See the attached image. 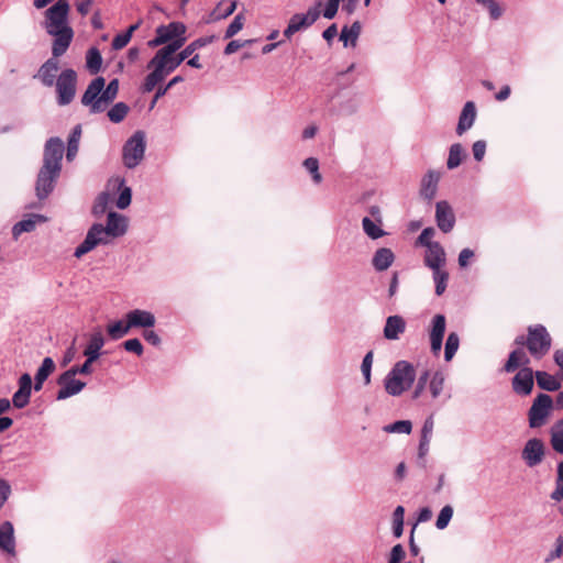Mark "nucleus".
<instances>
[{
	"instance_id": "nucleus-1",
	"label": "nucleus",
	"mask_w": 563,
	"mask_h": 563,
	"mask_svg": "<svg viewBox=\"0 0 563 563\" xmlns=\"http://www.w3.org/2000/svg\"><path fill=\"white\" fill-rule=\"evenodd\" d=\"M69 9L68 0H57L44 13L42 25L54 37L52 54L55 57L66 53L74 37V31L68 24Z\"/></svg>"
},
{
	"instance_id": "nucleus-2",
	"label": "nucleus",
	"mask_w": 563,
	"mask_h": 563,
	"mask_svg": "<svg viewBox=\"0 0 563 563\" xmlns=\"http://www.w3.org/2000/svg\"><path fill=\"white\" fill-rule=\"evenodd\" d=\"M186 35L177 37L175 40L165 42L152 59L147 63V68L152 69L145 77L142 90L143 92H151L155 87L164 80V70L168 66L169 60L174 58L176 52L184 46L186 43Z\"/></svg>"
},
{
	"instance_id": "nucleus-3",
	"label": "nucleus",
	"mask_w": 563,
	"mask_h": 563,
	"mask_svg": "<svg viewBox=\"0 0 563 563\" xmlns=\"http://www.w3.org/2000/svg\"><path fill=\"white\" fill-rule=\"evenodd\" d=\"M119 79H111L106 86V79L101 76L96 77L90 81L84 95L81 96V103L89 107V112L92 114L101 113L106 110L118 96Z\"/></svg>"
},
{
	"instance_id": "nucleus-4",
	"label": "nucleus",
	"mask_w": 563,
	"mask_h": 563,
	"mask_svg": "<svg viewBox=\"0 0 563 563\" xmlns=\"http://www.w3.org/2000/svg\"><path fill=\"white\" fill-rule=\"evenodd\" d=\"M416 377V368L410 362L397 361L384 379L385 390L393 397L401 396L412 387Z\"/></svg>"
},
{
	"instance_id": "nucleus-5",
	"label": "nucleus",
	"mask_w": 563,
	"mask_h": 563,
	"mask_svg": "<svg viewBox=\"0 0 563 563\" xmlns=\"http://www.w3.org/2000/svg\"><path fill=\"white\" fill-rule=\"evenodd\" d=\"M146 135L142 130L135 131L123 144L122 162L128 169H134L144 158Z\"/></svg>"
},
{
	"instance_id": "nucleus-6",
	"label": "nucleus",
	"mask_w": 563,
	"mask_h": 563,
	"mask_svg": "<svg viewBox=\"0 0 563 563\" xmlns=\"http://www.w3.org/2000/svg\"><path fill=\"white\" fill-rule=\"evenodd\" d=\"M554 410L553 398L545 393H539L528 409V422L531 429L543 427Z\"/></svg>"
},
{
	"instance_id": "nucleus-7",
	"label": "nucleus",
	"mask_w": 563,
	"mask_h": 563,
	"mask_svg": "<svg viewBox=\"0 0 563 563\" xmlns=\"http://www.w3.org/2000/svg\"><path fill=\"white\" fill-rule=\"evenodd\" d=\"M527 334V349L532 357L540 360L549 353L552 338L543 324L529 325Z\"/></svg>"
},
{
	"instance_id": "nucleus-8",
	"label": "nucleus",
	"mask_w": 563,
	"mask_h": 563,
	"mask_svg": "<svg viewBox=\"0 0 563 563\" xmlns=\"http://www.w3.org/2000/svg\"><path fill=\"white\" fill-rule=\"evenodd\" d=\"M62 167L42 164L35 181V195L38 200L46 199L54 191Z\"/></svg>"
},
{
	"instance_id": "nucleus-9",
	"label": "nucleus",
	"mask_w": 563,
	"mask_h": 563,
	"mask_svg": "<svg viewBox=\"0 0 563 563\" xmlns=\"http://www.w3.org/2000/svg\"><path fill=\"white\" fill-rule=\"evenodd\" d=\"M76 85L77 73L71 68L62 70L55 82L57 93L56 100L58 106H67L74 100L76 95Z\"/></svg>"
},
{
	"instance_id": "nucleus-10",
	"label": "nucleus",
	"mask_w": 563,
	"mask_h": 563,
	"mask_svg": "<svg viewBox=\"0 0 563 563\" xmlns=\"http://www.w3.org/2000/svg\"><path fill=\"white\" fill-rule=\"evenodd\" d=\"M216 38V35H208L198 37L191 43H189L184 49L176 54L172 60H169L168 66L165 68L163 73L164 79L175 69H177L184 60H188L196 51L213 43Z\"/></svg>"
},
{
	"instance_id": "nucleus-11",
	"label": "nucleus",
	"mask_w": 563,
	"mask_h": 563,
	"mask_svg": "<svg viewBox=\"0 0 563 563\" xmlns=\"http://www.w3.org/2000/svg\"><path fill=\"white\" fill-rule=\"evenodd\" d=\"M103 224L101 223H93L84 241L75 249L74 256L77 258L82 257L85 254L92 251L97 245L99 244H108L110 241L109 239L104 238L102 234Z\"/></svg>"
},
{
	"instance_id": "nucleus-12",
	"label": "nucleus",
	"mask_w": 563,
	"mask_h": 563,
	"mask_svg": "<svg viewBox=\"0 0 563 563\" xmlns=\"http://www.w3.org/2000/svg\"><path fill=\"white\" fill-rule=\"evenodd\" d=\"M536 372L528 366H522L512 377L511 387L515 394L526 397L529 396L534 386Z\"/></svg>"
},
{
	"instance_id": "nucleus-13",
	"label": "nucleus",
	"mask_w": 563,
	"mask_h": 563,
	"mask_svg": "<svg viewBox=\"0 0 563 563\" xmlns=\"http://www.w3.org/2000/svg\"><path fill=\"white\" fill-rule=\"evenodd\" d=\"M106 340L100 328L96 329L89 336L88 344L84 350L86 357L84 365L88 366V369H92V364L99 360L102 355L101 349L103 347Z\"/></svg>"
},
{
	"instance_id": "nucleus-14",
	"label": "nucleus",
	"mask_w": 563,
	"mask_h": 563,
	"mask_svg": "<svg viewBox=\"0 0 563 563\" xmlns=\"http://www.w3.org/2000/svg\"><path fill=\"white\" fill-rule=\"evenodd\" d=\"M545 446L541 439H529L521 452V457L529 467L539 465L544 457Z\"/></svg>"
},
{
	"instance_id": "nucleus-15",
	"label": "nucleus",
	"mask_w": 563,
	"mask_h": 563,
	"mask_svg": "<svg viewBox=\"0 0 563 563\" xmlns=\"http://www.w3.org/2000/svg\"><path fill=\"white\" fill-rule=\"evenodd\" d=\"M19 388L13 394L11 405L16 409H23L30 404L33 389V380L29 373H23L18 379Z\"/></svg>"
},
{
	"instance_id": "nucleus-16",
	"label": "nucleus",
	"mask_w": 563,
	"mask_h": 563,
	"mask_svg": "<svg viewBox=\"0 0 563 563\" xmlns=\"http://www.w3.org/2000/svg\"><path fill=\"white\" fill-rule=\"evenodd\" d=\"M64 143L58 136L49 137L44 145L43 165L62 167Z\"/></svg>"
},
{
	"instance_id": "nucleus-17",
	"label": "nucleus",
	"mask_w": 563,
	"mask_h": 563,
	"mask_svg": "<svg viewBox=\"0 0 563 563\" xmlns=\"http://www.w3.org/2000/svg\"><path fill=\"white\" fill-rule=\"evenodd\" d=\"M435 222L443 233L453 230L456 219L451 205L446 200H440L435 203Z\"/></svg>"
},
{
	"instance_id": "nucleus-18",
	"label": "nucleus",
	"mask_w": 563,
	"mask_h": 563,
	"mask_svg": "<svg viewBox=\"0 0 563 563\" xmlns=\"http://www.w3.org/2000/svg\"><path fill=\"white\" fill-rule=\"evenodd\" d=\"M322 5V1L318 0L316 4L308 9L307 13H295L289 19V24L296 32L302 31L311 26L320 16L321 12L319 8Z\"/></svg>"
},
{
	"instance_id": "nucleus-19",
	"label": "nucleus",
	"mask_w": 563,
	"mask_h": 563,
	"mask_svg": "<svg viewBox=\"0 0 563 563\" xmlns=\"http://www.w3.org/2000/svg\"><path fill=\"white\" fill-rule=\"evenodd\" d=\"M0 552L10 558L16 556L14 527L8 520L0 523Z\"/></svg>"
},
{
	"instance_id": "nucleus-20",
	"label": "nucleus",
	"mask_w": 563,
	"mask_h": 563,
	"mask_svg": "<svg viewBox=\"0 0 563 563\" xmlns=\"http://www.w3.org/2000/svg\"><path fill=\"white\" fill-rule=\"evenodd\" d=\"M128 229L126 218L115 211H110L107 216V225H103L102 234L104 238H120L125 234Z\"/></svg>"
},
{
	"instance_id": "nucleus-21",
	"label": "nucleus",
	"mask_w": 563,
	"mask_h": 563,
	"mask_svg": "<svg viewBox=\"0 0 563 563\" xmlns=\"http://www.w3.org/2000/svg\"><path fill=\"white\" fill-rule=\"evenodd\" d=\"M59 389L56 394L57 400H64L79 394L85 387L86 383L70 377L58 376L56 380Z\"/></svg>"
},
{
	"instance_id": "nucleus-22",
	"label": "nucleus",
	"mask_w": 563,
	"mask_h": 563,
	"mask_svg": "<svg viewBox=\"0 0 563 563\" xmlns=\"http://www.w3.org/2000/svg\"><path fill=\"white\" fill-rule=\"evenodd\" d=\"M125 320L129 321L131 329L142 328L150 329L156 323V318L153 312L143 309H133L125 313Z\"/></svg>"
},
{
	"instance_id": "nucleus-23",
	"label": "nucleus",
	"mask_w": 563,
	"mask_h": 563,
	"mask_svg": "<svg viewBox=\"0 0 563 563\" xmlns=\"http://www.w3.org/2000/svg\"><path fill=\"white\" fill-rule=\"evenodd\" d=\"M58 69V57L52 54V57L41 65L34 78H38L44 86L52 87L56 82V73Z\"/></svg>"
},
{
	"instance_id": "nucleus-24",
	"label": "nucleus",
	"mask_w": 563,
	"mask_h": 563,
	"mask_svg": "<svg viewBox=\"0 0 563 563\" xmlns=\"http://www.w3.org/2000/svg\"><path fill=\"white\" fill-rule=\"evenodd\" d=\"M47 221V217L41 213H31L27 214L25 219L16 222L12 227V238L13 240H18L22 233H30L36 229L37 223H45Z\"/></svg>"
},
{
	"instance_id": "nucleus-25",
	"label": "nucleus",
	"mask_w": 563,
	"mask_h": 563,
	"mask_svg": "<svg viewBox=\"0 0 563 563\" xmlns=\"http://www.w3.org/2000/svg\"><path fill=\"white\" fill-rule=\"evenodd\" d=\"M406 320L399 314L387 317L383 334L386 340L396 341L406 331Z\"/></svg>"
},
{
	"instance_id": "nucleus-26",
	"label": "nucleus",
	"mask_w": 563,
	"mask_h": 563,
	"mask_svg": "<svg viewBox=\"0 0 563 563\" xmlns=\"http://www.w3.org/2000/svg\"><path fill=\"white\" fill-rule=\"evenodd\" d=\"M445 251L439 242H434L430 247L427 249L424 254V265L430 269H440L445 264Z\"/></svg>"
},
{
	"instance_id": "nucleus-27",
	"label": "nucleus",
	"mask_w": 563,
	"mask_h": 563,
	"mask_svg": "<svg viewBox=\"0 0 563 563\" xmlns=\"http://www.w3.org/2000/svg\"><path fill=\"white\" fill-rule=\"evenodd\" d=\"M476 119V106L473 101H467L460 114L457 126H456V133L459 135H462L465 133L468 129H471L475 122Z\"/></svg>"
},
{
	"instance_id": "nucleus-28",
	"label": "nucleus",
	"mask_w": 563,
	"mask_h": 563,
	"mask_svg": "<svg viewBox=\"0 0 563 563\" xmlns=\"http://www.w3.org/2000/svg\"><path fill=\"white\" fill-rule=\"evenodd\" d=\"M186 25L179 21H173L168 24H162L156 27L155 33H158L162 40L165 42L175 40L177 37L186 35Z\"/></svg>"
},
{
	"instance_id": "nucleus-29",
	"label": "nucleus",
	"mask_w": 563,
	"mask_h": 563,
	"mask_svg": "<svg viewBox=\"0 0 563 563\" xmlns=\"http://www.w3.org/2000/svg\"><path fill=\"white\" fill-rule=\"evenodd\" d=\"M55 368L56 365L52 357L46 356L43 358L34 376L33 389L35 391H40L43 388L45 380L54 373Z\"/></svg>"
},
{
	"instance_id": "nucleus-30",
	"label": "nucleus",
	"mask_w": 563,
	"mask_h": 563,
	"mask_svg": "<svg viewBox=\"0 0 563 563\" xmlns=\"http://www.w3.org/2000/svg\"><path fill=\"white\" fill-rule=\"evenodd\" d=\"M394 261V252L388 247H380L374 253L372 265L377 272H384L391 266Z\"/></svg>"
},
{
	"instance_id": "nucleus-31",
	"label": "nucleus",
	"mask_w": 563,
	"mask_h": 563,
	"mask_svg": "<svg viewBox=\"0 0 563 563\" xmlns=\"http://www.w3.org/2000/svg\"><path fill=\"white\" fill-rule=\"evenodd\" d=\"M438 183L439 174L429 170L421 180L420 195L429 201L432 200L437 194Z\"/></svg>"
},
{
	"instance_id": "nucleus-32",
	"label": "nucleus",
	"mask_w": 563,
	"mask_h": 563,
	"mask_svg": "<svg viewBox=\"0 0 563 563\" xmlns=\"http://www.w3.org/2000/svg\"><path fill=\"white\" fill-rule=\"evenodd\" d=\"M362 32V24L360 21H354L351 26L344 25L340 33V41L343 42L344 47L349 45L355 46Z\"/></svg>"
},
{
	"instance_id": "nucleus-33",
	"label": "nucleus",
	"mask_w": 563,
	"mask_h": 563,
	"mask_svg": "<svg viewBox=\"0 0 563 563\" xmlns=\"http://www.w3.org/2000/svg\"><path fill=\"white\" fill-rule=\"evenodd\" d=\"M536 380L538 387L545 391H558L561 388V382L545 371H536Z\"/></svg>"
},
{
	"instance_id": "nucleus-34",
	"label": "nucleus",
	"mask_w": 563,
	"mask_h": 563,
	"mask_svg": "<svg viewBox=\"0 0 563 563\" xmlns=\"http://www.w3.org/2000/svg\"><path fill=\"white\" fill-rule=\"evenodd\" d=\"M529 363V358L526 357L523 350L516 349L511 351L508 355V360L504 365V371L507 373H512L519 368L520 365L526 366Z\"/></svg>"
},
{
	"instance_id": "nucleus-35",
	"label": "nucleus",
	"mask_w": 563,
	"mask_h": 563,
	"mask_svg": "<svg viewBox=\"0 0 563 563\" xmlns=\"http://www.w3.org/2000/svg\"><path fill=\"white\" fill-rule=\"evenodd\" d=\"M115 184H117L115 187L119 190V196L115 201V205L119 209L124 210L131 205L132 189H131V187L125 186L124 178H117Z\"/></svg>"
},
{
	"instance_id": "nucleus-36",
	"label": "nucleus",
	"mask_w": 563,
	"mask_h": 563,
	"mask_svg": "<svg viewBox=\"0 0 563 563\" xmlns=\"http://www.w3.org/2000/svg\"><path fill=\"white\" fill-rule=\"evenodd\" d=\"M80 137H81V125L77 124L73 128V130L68 136V140H67L66 159L68 162H71L76 157V155L78 153V148H79Z\"/></svg>"
},
{
	"instance_id": "nucleus-37",
	"label": "nucleus",
	"mask_w": 563,
	"mask_h": 563,
	"mask_svg": "<svg viewBox=\"0 0 563 563\" xmlns=\"http://www.w3.org/2000/svg\"><path fill=\"white\" fill-rule=\"evenodd\" d=\"M550 443L559 454H563V419L558 420L550 429Z\"/></svg>"
},
{
	"instance_id": "nucleus-38",
	"label": "nucleus",
	"mask_w": 563,
	"mask_h": 563,
	"mask_svg": "<svg viewBox=\"0 0 563 563\" xmlns=\"http://www.w3.org/2000/svg\"><path fill=\"white\" fill-rule=\"evenodd\" d=\"M131 330V325L129 321L124 320H117L112 323H109L107 325V333L109 338L113 341L120 340L124 335H126Z\"/></svg>"
},
{
	"instance_id": "nucleus-39",
	"label": "nucleus",
	"mask_w": 563,
	"mask_h": 563,
	"mask_svg": "<svg viewBox=\"0 0 563 563\" xmlns=\"http://www.w3.org/2000/svg\"><path fill=\"white\" fill-rule=\"evenodd\" d=\"M102 65V56L100 51L92 46L86 53V67L90 74L97 75Z\"/></svg>"
},
{
	"instance_id": "nucleus-40",
	"label": "nucleus",
	"mask_w": 563,
	"mask_h": 563,
	"mask_svg": "<svg viewBox=\"0 0 563 563\" xmlns=\"http://www.w3.org/2000/svg\"><path fill=\"white\" fill-rule=\"evenodd\" d=\"M465 156L462 144L454 143L450 146L449 157L446 161V167L449 169H454L459 167Z\"/></svg>"
},
{
	"instance_id": "nucleus-41",
	"label": "nucleus",
	"mask_w": 563,
	"mask_h": 563,
	"mask_svg": "<svg viewBox=\"0 0 563 563\" xmlns=\"http://www.w3.org/2000/svg\"><path fill=\"white\" fill-rule=\"evenodd\" d=\"M380 225L382 224L372 220L369 217H365L362 220L363 231L372 240H377L386 234V232L380 228Z\"/></svg>"
},
{
	"instance_id": "nucleus-42",
	"label": "nucleus",
	"mask_w": 563,
	"mask_h": 563,
	"mask_svg": "<svg viewBox=\"0 0 563 563\" xmlns=\"http://www.w3.org/2000/svg\"><path fill=\"white\" fill-rule=\"evenodd\" d=\"M446 328V320L445 316L438 313L435 314L431 320V329L429 336L430 339H442L444 338Z\"/></svg>"
},
{
	"instance_id": "nucleus-43",
	"label": "nucleus",
	"mask_w": 563,
	"mask_h": 563,
	"mask_svg": "<svg viewBox=\"0 0 563 563\" xmlns=\"http://www.w3.org/2000/svg\"><path fill=\"white\" fill-rule=\"evenodd\" d=\"M130 108L125 102H118L112 106L107 115L112 123H120L129 113Z\"/></svg>"
},
{
	"instance_id": "nucleus-44",
	"label": "nucleus",
	"mask_w": 563,
	"mask_h": 563,
	"mask_svg": "<svg viewBox=\"0 0 563 563\" xmlns=\"http://www.w3.org/2000/svg\"><path fill=\"white\" fill-rule=\"evenodd\" d=\"M460 346V338L456 332L449 333L444 346V360L450 362Z\"/></svg>"
},
{
	"instance_id": "nucleus-45",
	"label": "nucleus",
	"mask_w": 563,
	"mask_h": 563,
	"mask_svg": "<svg viewBox=\"0 0 563 563\" xmlns=\"http://www.w3.org/2000/svg\"><path fill=\"white\" fill-rule=\"evenodd\" d=\"M383 430L387 433L409 434L412 430V423L410 420H397L393 423L384 426Z\"/></svg>"
},
{
	"instance_id": "nucleus-46",
	"label": "nucleus",
	"mask_w": 563,
	"mask_h": 563,
	"mask_svg": "<svg viewBox=\"0 0 563 563\" xmlns=\"http://www.w3.org/2000/svg\"><path fill=\"white\" fill-rule=\"evenodd\" d=\"M110 201V195L109 192H101L97 196L93 206H92V214L95 217H101L106 213L108 205Z\"/></svg>"
},
{
	"instance_id": "nucleus-47",
	"label": "nucleus",
	"mask_w": 563,
	"mask_h": 563,
	"mask_svg": "<svg viewBox=\"0 0 563 563\" xmlns=\"http://www.w3.org/2000/svg\"><path fill=\"white\" fill-rule=\"evenodd\" d=\"M432 272H433V280L435 284V295L441 296L446 289L448 280H449V273L445 271H442L441 268L434 269Z\"/></svg>"
},
{
	"instance_id": "nucleus-48",
	"label": "nucleus",
	"mask_w": 563,
	"mask_h": 563,
	"mask_svg": "<svg viewBox=\"0 0 563 563\" xmlns=\"http://www.w3.org/2000/svg\"><path fill=\"white\" fill-rule=\"evenodd\" d=\"M373 357H374V352L373 351H368L364 355L362 364H361V371H362V375H363V378H364V385L365 386L371 384Z\"/></svg>"
},
{
	"instance_id": "nucleus-49",
	"label": "nucleus",
	"mask_w": 563,
	"mask_h": 563,
	"mask_svg": "<svg viewBox=\"0 0 563 563\" xmlns=\"http://www.w3.org/2000/svg\"><path fill=\"white\" fill-rule=\"evenodd\" d=\"M453 507L451 505H445L439 512L438 517H437V521H435V527L439 529V530H443L445 529L452 517H453Z\"/></svg>"
},
{
	"instance_id": "nucleus-50",
	"label": "nucleus",
	"mask_w": 563,
	"mask_h": 563,
	"mask_svg": "<svg viewBox=\"0 0 563 563\" xmlns=\"http://www.w3.org/2000/svg\"><path fill=\"white\" fill-rule=\"evenodd\" d=\"M444 376L442 372L437 371L430 380V393L433 398H438L443 390Z\"/></svg>"
},
{
	"instance_id": "nucleus-51",
	"label": "nucleus",
	"mask_w": 563,
	"mask_h": 563,
	"mask_svg": "<svg viewBox=\"0 0 563 563\" xmlns=\"http://www.w3.org/2000/svg\"><path fill=\"white\" fill-rule=\"evenodd\" d=\"M243 25H244V15L242 13H239L234 16L232 22L228 25L225 33H224V38L228 40V38L233 37L235 34H238L243 29Z\"/></svg>"
},
{
	"instance_id": "nucleus-52",
	"label": "nucleus",
	"mask_w": 563,
	"mask_h": 563,
	"mask_svg": "<svg viewBox=\"0 0 563 563\" xmlns=\"http://www.w3.org/2000/svg\"><path fill=\"white\" fill-rule=\"evenodd\" d=\"M435 234V230L432 227L424 228L416 240L417 246L430 247L435 241L432 238Z\"/></svg>"
},
{
	"instance_id": "nucleus-53",
	"label": "nucleus",
	"mask_w": 563,
	"mask_h": 563,
	"mask_svg": "<svg viewBox=\"0 0 563 563\" xmlns=\"http://www.w3.org/2000/svg\"><path fill=\"white\" fill-rule=\"evenodd\" d=\"M303 166L311 174L313 181L319 184L322 179L319 173V161L314 157H308L303 161Z\"/></svg>"
},
{
	"instance_id": "nucleus-54",
	"label": "nucleus",
	"mask_w": 563,
	"mask_h": 563,
	"mask_svg": "<svg viewBox=\"0 0 563 563\" xmlns=\"http://www.w3.org/2000/svg\"><path fill=\"white\" fill-rule=\"evenodd\" d=\"M429 378H430V372L428 369H424L418 377L417 384H416L415 389L411 395L412 399H418L422 395V393L426 389Z\"/></svg>"
},
{
	"instance_id": "nucleus-55",
	"label": "nucleus",
	"mask_w": 563,
	"mask_h": 563,
	"mask_svg": "<svg viewBox=\"0 0 563 563\" xmlns=\"http://www.w3.org/2000/svg\"><path fill=\"white\" fill-rule=\"evenodd\" d=\"M122 347L126 352L134 353L137 356H141L144 352V346H143L142 342L140 341V339H137V338H133V339H129V340L124 341L122 343Z\"/></svg>"
},
{
	"instance_id": "nucleus-56",
	"label": "nucleus",
	"mask_w": 563,
	"mask_h": 563,
	"mask_svg": "<svg viewBox=\"0 0 563 563\" xmlns=\"http://www.w3.org/2000/svg\"><path fill=\"white\" fill-rule=\"evenodd\" d=\"M254 42H256V40H244V41L232 40L224 47L223 54L228 55V56L232 55L241 47L249 46V45L253 44Z\"/></svg>"
},
{
	"instance_id": "nucleus-57",
	"label": "nucleus",
	"mask_w": 563,
	"mask_h": 563,
	"mask_svg": "<svg viewBox=\"0 0 563 563\" xmlns=\"http://www.w3.org/2000/svg\"><path fill=\"white\" fill-rule=\"evenodd\" d=\"M563 555V536H559L555 540V548L549 552L544 562L550 563Z\"/></svg>"
},
{
	"instance_id": "nucleus-58",
	"label": "nucleus",
	"mask_w": 563,
	"mask_h": 563,
	"mask_svg": "<svg viewBox=\"0 0 563 563\" xmlns=\"http://www.w3.org/2000/svg\"><path fill=\"white\" fill-rule=\"evenodd\" d=\"M91 373L92 369H88V366L81 364L71 366L70 368L63 372L60 376L75 378L76 375H90Z\"/></svg>"
},
{
	"instance_id": "nucleus-59",
	"label": "nucleus",
	"mask_w": 563,
	"mask_h": 563,
	"mask_svg": "<svg viewBox=\"0 0 563 563\" xmlns=\"http://www.w3.org/2000/svg\"><path fill=\"white\" fill-rule=\"evenodd\" d=\"M130 41H131V37L128 35V33H125L123 31L121 33H118L113 37L111 46L114 51H119V49H122L123 47H125Z\"/></svg>"
},
{
	"instance_id": "nucleus-60",
	"label": "nucleus",
	"mask_w": 563,
	"mask_h": 563,
	"mask_svg": "<svg viewBox=\"0 0 563 563\" xmlns=\"http://www.w3.org/2000/svg\"><path fill=\"white\" fill-rule=\"evenodd\" d=\"M473 156L476 162L483 161L486 153V142L484 140H478L474 142L473 147Z\"/></svg>"
},
{
	"instance_id": "nucleus-61",
	"label": "nucleus",
	"mask_w": 563,
	"mask_h": 563,
	"mask_svg": "<svg viewBox=\"0 0 563 563\" xmlns=\"http://www.w3.org/2000/svg\"><path fill=\"white\" fill-rule=\"evenodd\" d=\"M11 486L7 479L0 478V509L11 495Z\"/></svg>"
},
{
	"instance_id": "nucleus-62",
	"label": "nucleus",
	"mask_w": 563,
	"mask_h": 563,
	"mask_svg": "<svg viewBox=\"0 0 563 563\" xmlns=\"http://www.w3.org/2000/svg\"><path fill=\"white\" fill-rule=\"evenodd\" d=\"M551 499L561 501L563 499V475H556L555 489L550 495Z\"/></svg>"
},
{
	"instance_id": "nucleus-63",
	"label": "nucleus",
	"mask_w": 563,
	"mask_h": 563,
	"mask_svg": "<svg viewBox=\"0 0 563 563\" xmlns=\"http://www.w3.org/2000/svg\"><path fill=\"white\" fill-rule=\"evenodd\" d=\"M474 256V251L466 247L463 249L459 254V266L461 268H466L470 265V260Z\"/></svg>"
},
{
	"instance_id": "nucleus-64",
	"label": "nucleus",
	"mask_w": 563,
	"mask_h": 563,
	"mask_svg": "<svg viewBox=\"0 0 563 563\" xmlns=\"http://www.w3.org/2000/svg\"><path fill=\"white\" fill-rule=\"evenodd\" d=\"M144 340L153 346H158L162 343L161 336L153 330H144L143 331Z\"/></svg>"
}]
</instances>
